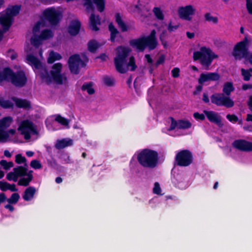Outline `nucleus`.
<instances>
[{
  "mask_svg": "<svg viewBox=\"0 0 252 252\" xmlns=\"http://www.w3.org/2000/svg\"><path fill=\"white\" fill-rule=\"evenodd\" d=\"M131 50L127 47L119 46L117 48L116 56L114 58V63L116 69L120 73H125L127 71V67H130V70L134 71L137 67L135 63L134 56H131L129 58L127 63V58Z\"/></svg>",
  "mask_w": 252,
  "mask_h": 252,
  "instance_id": "1",
  "label": "nucleus"
},
{
  "mask_svg": "<svg viewBox=\"0 0 252 252\" xmlns=\"http://www.w3.org/2000/svg\"><path fill=\"white\" fill-rule=\"evenodd\" d=\"M129 45L136 49L137 52H143L146 48L149 50H154L158 46L156 32L153 30L148 36H141L139 38L132 39L129 41Z\"/></svg>",
  "mask_w": 252,
  "mask_h": 252,
  "instance_id": "2",
  "label": "nucleus"
},
{
  "mask_svg": "<svg viewBox=\"0 0 252 252\" xmlns=\"http://www.w3.org/2000/svg\"><path fill=\"white\" fill-rule=\"evenodd\" d=\"M137 160L142 167L153 169L158 166V154L156 151L145 148L138 153Z\"/></svg>",
  "mask_w": 252,
  "mask_h": 252,
  "instance_id": "3",
  "label": "nucleus"
},
{
  "mask_svg": "<svg viewBox=\"0 0 252 252\" xmlns=\"http://www.w3.org/2000/svg\"><path fill=\"white\" fill-rule=\"evenodd\" d=\"M62 64L60 63L53 64L50 75L49 74L46 67L42 64V67L39 68V76L42 80H45L48 84L54 81L58 84L63 83V76L61 74Z\"/></svg>",
  "mask_w": 252,
  "mask_h": 252,
  "instance_id": "4",
  "label": "nucleus"
},
{
  "mask_svg": "<svg viewBox=\"0 0 252 252\" xmlns=\"http://www.w3.org/2000/svg\"><path fill=\"white\" fill-rule=\"evenodd\" d=\"M216 57L210 48L204 46L201 47L200 51L194 52L193 56L194 61L200 60L201 64L207 67L211 65Z\"/></svg>",
  "mask_w": 252,
  "mask_h": 252,
  "instance_id": "5",
  "label": "nucleus"
},
{
  "mask_svg": "<svg viewBox=\"0 0 252 252\" xmlns=\"http://www.w3.org/2000/svg\"><path fill=\"white\" fill-rule=\"evenodd\" d=\"M193 155L189 150H182L180 151L175 158L176 164L181 167H187L193 162Z\"/></svg>",
  "mask_w": 252,
  "mask_h": 252,
  "instance_id": "6",
  "label": "nucleus"
},
{
  "mask_svg": "<svg viewBox=\"0 0 252 252\" xmlns=\"http://www.w3.org/2000/svg\"><path fill=\"white\" fill-rule=\"evenodd\" d=\"M211 102L217 106H224L229 108L234 106V102L229 97L221 93H215L210 96Z\"/></svg>",
  "mask_w": 252,
  "mask_h": 252,
  "instance_id": "7",
  "label": "nucleus"
},
{
  "mask_svg": "<svg viewBox=\"0 0 252 252\" xmlns=\"http://www.w3.org/2000/svg\"><path fill=\"white\" fill-rule=\"evenodd\" d=\"M44 19L48 22L51 26H56L60 22L62 18V13L52 7L46 8L43 12Z\"/></svg>",
  "mask_w": 252,
  "mask_h": 252,
  "instance_id": "8",
  "label": "nucleus"
},
{
  "mask_svg": "<svg viewBox=\"0 0 252 252\" xmlns=\"http://www.w3.org/2000/svg\"><path fill=\"white\" fill-rule=\"evenodd\" d=\"M248 41L246 37L234 46L232 52V55L236 60H241L247 58L249 53L248 47Z\"/></svg>",
  "mask_w": 252,
  "mask_h": 252,
  "instance_id": "9",
  "label": "nucleus"
},
{
  "mask_svg": "<svg viewBox=\"0 0 252 252\" xmlns=\"http://www.w3.org/2000/svg\"><path fill=\"white\" fill-rule=\"evenodd\" d=\"M68 65L70 72L74 74H77L79 72V65L82 63V66H85V63L82 61L78 54H74L71 56L68 61Z\"/></svg>",
  "mask_w": 252,
  "mask_h": 252,
  "instance_id": "10",
  "label": "nucleus"
},
{
  "mask_svg": "<svg viewBox=\"0 0 252 252\" xmlns=\"http://www.w3.org/2000/svg\"><path fill=\"white\" fill-rule=\"evenodd\" d=\"M84 6L88 11L94 12L95 7L94 3L96 5L98 11L103 12L105 9V0H84Z\"/></svg>",
  "mask_w": 252,
  "mask_h": 252,
  "instance_id": "11",
  "label": "nucleus"
},
{
  "mask_svg": "<svg viewBox=\"0 0 252 252\" xmlns=\"http://www.w3.org/2000/svg\"><path fill=\"white\" fill-rule=\"evenodd\" d=\"M11 83L16 87H22L27 82V78L22 70L14 72L11 80Z\"/></svg>",
  "mask_w": 252,
  "mask_h": 252,
  "instance_id": "12",
  "label": "nucleus"
},
{
  "mask_svg": "<svg viewBox=\"0 0 252 252\" xmlns=\"http://www.w3.org/2000/svg\"><path fill=\"white\" fill-rule=\"evenodd\" d=\"M171 125L168 128L169 131L174 130L176 128L178 129H186L190 128L192 126V124L188 120H179L176 121L173 117H170Z\"/></svg>",
  "mask_w": 252,
  "mask_h": 252,
  "instance_id": "13",
  "label": "nucleus"
},
{
  "mask_svg": "<svg viewBox=\"0 0 252 252\" xmlns=\"http://www.w3.org/2000/svg\"><path fill=\"white\" fill-rule=\"evenodd\" d=\"M13 21L14 18H12L5 11L0 13V24L2 28L3 32H6L9 30Z\"/></svg>",
  "mask_w": 252,
  "mask_h": 252,
  "instance_id": "14",
  "label": "nucleus"
},
{
  "mask_svg": "<svg viewBox=\"0 0 252 252\" xmlns=\"http://www.w3.org/2000/svg\"><path fill=\"white\" fill-rule=\"evenodd\" d=\"M232 145L234 148L241 151H252V142L244 139L235 140L233 141Z\"/></svg>",
  "mask_w": 252,
  "mask_h": 252,
  "instance_id": "15",
  "label": "nucleus"
},
{
  "mask_svg": "<svg viewBox=\"0 0 252 252\" xmlns=\"http://www.w3.org/2000/svg\"><path fill=\"white\" fill-rule=\"evenodd\" d=\"M179 15L181 18L188 21L191 20L190 15L194 14L195 9L191 5H186V6H182L179 8Z\"/></svg>",
  "mask_w": 252,
  "mask_h": 252,
  "instance_id": "16",
  "label": "nucleus"
},
{
  "mask_svg": "<svg viewBox=\"0 0 252 252\" xmlns=\"http://www.w3.org/2000/svg\"><path fill=\"white\" fill-rule=\"evenodd\" d=\"M203 113L210 122L213 123L219 126H222L221 117L218 113L214 111L206 110H204Z\"/></svg>",
  "mask_w": 252,
  "mask_h": 252,
  "instance_id": "17",
  "label": "nucleus"
},
{
  "mask_svg": "<svg viewBox=\"0 0 252 252\" xmlns=\"http://www.w3.org/2000/svg\"><path fill=\"white\" fill-rule=\"evenodd\" d=\"M220 78V76L217 72L202 73L200 75L198 82L199 84H203L204 83L209 81H218Z\"/></svg>",
  "mask_w": 252,
  "mask_h": 252,
  "instance_id": "18",
  "label": "nucleus"
},
{
  "mask_svg": "<svg viewBox=\"0 0 252 252\" xmlns=\"http://www.w3.org/2000/svg\"><path fill=\"white\" fill-rule=\"evenodd\" d=\"M18 130L22 132H31L33 134H37V131L34 128L32 122L29 120H24L20 124Z\"/></svg>",
  "mask_w": 252,
  "mask_h": 252,
  "instance_id": "19",
  "label": "nucleus"
},
{
  "mask_svg": "<svg viewBox=\"0 0 252 252\" xmlns=\"http://www.w3.org/2000/svg\"><path fill=\"white\" fill-rule=\"evenodd\" d=\"M26 60L27 63L32 66L33 69H39L42 68V63L41 61L35 56L32 54L27 55Z\"/></svg>",
  "mask_w": 252,
  "mask_h": 252,
  "instance_id": "20",
  "label": "nucleus"
},
{
  "mask_svg": "<svg viewBox=\"0 0 252 252\" xmlns=\"http://www.w3.org/2000/svg\"><path fill=\"white\" fill-rule=\"evenodd\" d=\"M81 26V22L78 20L71 21L68 28V32L71 36H75L79 32Z\"/></svg>",
  "mask_w": 252,
  "mask_h": 252,
  "instance_id": "21",
  "label": "nucleus"
},
{
  "mask_svg": "<svg viewBox=\"0 0 252 252\" xmlns=\"http://www.w3.org/2000/svg\"><path fill=\"white\" fill-rule=\"evenodd\" d=\"M13 121L12 117L10 116L5 117L0 120V131L4 134L5 136L9 138V135H7L5 129L7 128L11 125Z\"/></svg>",
  "mask_w": 252,
  "mask_h": 252,
  "instance_id": "22",
  "label": "nucleus"
},
{
  "mask_svg": "<svg viewBox=\"0 0 252 252\" xmlns=\"http://www.w3.org/2000/svg\"><path fill=\"white\" fill-rule=\"evenodd\" d=\"M90 27L93 31L97 32L99 30L98 25L101 24V19L99 15H95L92 13L90 17Z\"/></svg>",
  "mask_w": 252,
  "mask_h": 252,
  "instance_id": "23",
  "label": "nucleus"
},
{
  "mask_svg": "<svg viewBox=\"0 0 252 252\" xmlns=\"http://www.w3.org/2000/svg\"><path fill=\"white\" fill-rule=\"evenodd\" d=\"M13 72L9 67H4L2 71H0V83L3 81L11 82Z\"/></svg>",
  "mask_w": 252,
  "mask_h": 252,
  "instance_id": "24",
  "label": "nucleus"
},
{
  "mask_svg": "<svg viewBox=\"0 0 252 252\" xmlns=\"http://www.w3.org/2000/svg\"><path fill=\"white\" fill-rule=\"evenodd\" d=\"M12 99L15 102L16 106L20 108L29 109L31 107V102L25 99L18 98L13 97Z\"/></svg>",
  "mask_w": 252,
  "mask_h": 252,
  "instance_id": "25",
  "label": "nucleus"
},
{
  "mask_svg": "<svg viewBox=\"0 0 252 252\" xmlns=\"http://www.w3.org/2000/svg\"><path fill=\"white\" fill-rule=\"evenodd\" d=\"M115 21L119 28L122 32H126L128 30V26L122 19V17L120 13H116L115 15Z\"/></svg>",
  "mask_w": 252,
  "mask_h": 252,
  "instance_id": "26",
  "label": "nucleus"
},
{
  "mask_svg": "<svg viewBox=\"0 0 252 252\" xmlns=\"http://www.w3.org/2000/svg\"><path fill=\"white\" fill-rule=\"evenodd\" d=\"M73 140L72 139H63L57 140L55 147L57 149L61 150L66 147L72 145Z\"/></svg>",
  "mask_w": 252,
  "mask_h": 252,
  "instance_id": "27",
  "label": "nucleus"
},
{
  "mask_svg": "<svg viewBox=\"0 0 252 252\" xmlns=\"http://www.w3.org/2000/svg\"><path fill=\"white\" fill-rule=\"evenodd\" d=\"M36 189L33 187H29L27 188L23 195V198L27 201H30L34 196Z\"/></svg>",
  "mask_w": 252,
  "mask_h": 252,
  "instance_id": "28",
  "label": "nucleus"
},
{
  "mask_svg": "<svg viewBox=\"0 0 252 252\" xmlns=\"http://www.w3.org/2000/svg\"><path fill=\"white\" fill-rule=\"evenodd\" d=\"M108 30L110 32V41L112 42H114L116 37L120 33V32L112 23L108 25Z\"/></svg>",
  "mask_w": 252,
  "mask_h": 252,
  "instance_id": "29",
  "label": "nucleus"
},
{
  "mask_svg": "<svg viewBox=\"0 0 252 252\" xmlns=\"http://www.w3.org/2000/svg\"><path fill=\"white\" fill-rule=\"evenodd\" d=\"M28 165L26 163L24 166H18L13 168V171L16 173L18 177H23L26 176L28 171Z\"/></svg>",
  "mask_w": 252,
  "mask_h": 252,
  "instance_id": "30",
  "label": "nucleus"
},
{
  "mask_svg": "<svg viewBox=\"0 0 252 252\" xmlns=\"http://www.w3.org/2000/svg\"><path fill=\"white\" fill-rule=\"evenodd\" d=\"M21 10V5H15L12 6L11 8H6L5 11L12 18L17 16L20 12Z\"/></svg>",
  "mask_w": 252,
  "mask_h": 252,
  "instance_id": "31",
  "label": "nucleus"
},
{
  "mask_svg": "<svg viewBox=\"0 0 252 252\" xmlns=\"http://www.w3.org/2000/svg\"><path fill=\"white\" fill-rule=\"evenodd\" d=\"M234 90V87L233 83L230 82H227L223 85L222 92L224 95L229 96L231 93Z\"/></svg>",
  "mask_w": 252,
  "mask_h": 252,
  "instance_id": "32",
  "label": "nucleus"
},
{
  "mask_svg": "<svg viewBox=\"0 0 252 252\" xmlns=\"http://www.w3.org/2000/svg\"><path fill=\"white\" fill-rule=\"evenodd\" d=\"M88 50L91 53H94L99 47V43L94 39L90 40L88 42Z\"/></svg>",
  "mask_w": 252,
  "mask_h": 252,
  "instance_id": "33",
  "label": "nucleus"
},
{
  "mask_svg": "<svg viewBox=\"0 0 252 252\" xmlns=\"http://www.w3.org/2000/svg\"><path fill=\"white\" fill-rule=\"evenodd\" d=\"M94 83L92 82L85 83L81 87L83 91H87L89 94H93L95 93L94 89L93 88Z\"/></svg>",
  "mask_w": 252,
  "mask_h": 252,
  "instance_id": "34",
  "label": "nucleus"
},
{
  "mask_svg": "<svg viewBox=\"0 0 252 252\" xmlns=\"http://www.w3.org/2000/svg\"><path fill=\"white\" fill-rule=\"evenodd\" d=\"M62 58V56L59 53L51 51L47 60V62L48 63H52L56 61L60 60Z\"/></svg>",
  "mask_w": 252,
  "mask_h": 252,
  "instance_id": "35",
  "label": "nucleus"
},
{
  "mask_svg": "<svg viewBox=\"0 0 252 252\" xmlns=\"http://www.w3.org/2000/svg\"><path fill=\"white\" fill-rule=\"evenodd\" d=\"M40 37L43 40H47L53 37V33L50 30L45 29L43 30L40 34Z\"/></svg>",
  "mask_w": 252,
  "mask_h": 252,
  "instance_id": "36",
  "label": "nucleus"
},
{
  "mask_svg": "<svg viewBox=\"0 0 252 252\" xmlns=\"http://www.w3.org/2000/svg\"><path fill=\"white\" fill-rule=\"evenodd\" d=\"M42 40L39 35H36L31 38V42L35 47L38 48L42 44Z\"/></svg>",
  "mask_w": 252,
  "mask_h": 252,
  "instance_id": "37",
  "label": "nucleus"
},
{
  "mask_svg": "<svg viewBox=\"0 0 252 252\" xmlns=\"http://www.w3.org/2000/svg\"><path fill=\"white\" fill-rule=\"evenodd\" d=\"M20 195L18 193H13L10 197L7 198V201L9 204H16L20 199Z\"/></svg>",
  "mask_w": 252,
  "mask_h": 252,
  "instance_id": "38",
  "label": "nucleus"
},
{
  "mask_svg": "<svg viewBox=\"0 0 252 252\" xmlns=\"http://www.w3.org/2000/svg\"><path fill=\"white\" fill-rule=\"evenodd\" d=\"M153 12L156 18L160 20L164 19V15L159 7H155L153 9Z\"/></svg>",
  "mask_w": 252,
  "mask_h": 252,
  "instance_id": "39",
  "label": "nucleus"
},
{
  "mask_svg": "<svg viewBox=\"0 0 252 252\" xmlns=\"http://www.w3.org/2000/svg\"><path fill=\"white\" fill-rule=\"evenodd\" d=\"M13 103L8 100L0 99V106L4 108H11L13 107Z\"/></svg>",
  "mask_w": 252,
  "mask_h": 252,
  "instance_id": "40",
  "label": "nucleus"
},
{
  "mask_svg": "<svg viewBox=\"0 0 252 252\" xmlns=\"http://www.w3.org/2000/svg\"><path fill=\"white\" fill-rule=\"evenodd\" d=\"M55 121L64 126L68 125L69 124V121L67 119L62 117L60 115L56 116Z\"/></svg>",
  "mask_w": 252,
  "mask_h": 252,
  "instance_id": "41",
  "label": "nucleus"
},
{
  "mask_svg": "<svg viewBox=\"0 0 252 252\" xmlns=\"http://www.w3.org/2000/svg\"><path fill=\"white\" fill-rule=\"evenodd\" d=\"M0 165H1L5 170H8L14 166L12 161L7 162L4 159H2L0 161Z\"/></svg>",
  "mask_w": 252,
  "mask_h": 252,
  "instance_id": "42",
  "label": "nucleus"
},
{
  "mask_svg": "<svg viewBox=\"0 0 252 252\" xmlns=\"http://www.w3.org/2000/svg\"><path fill=\"white\" fill-rule=\"evenodd\" d=\"M47 165L49 167L57 169L59 167V165L56 161V159L54 158L51 159H47Z\"/></svg>",
  "mask_w": 252,
  "mask_h": 252,
  "instance_id": "43",
  "label": "nucleus"
},
{
  "mask_svg": "<svg viewBox=\"0 0 252 252\" xmlns=\"http://www.w3.org/2000/svg\"><path fill=\"white\" fill-rule=\"evenodd\" d=\"M241 71L242 75L243 76L244 80L246 81H249L252 76L250 69L246 70L244 68H242Z\"/></svg>",
  "mask_w": 252,
  "mask_h": 252,
  "instance_id": "44",
  "label": "nucleus"
},
{
  "mask_svg": "<svg viewBox=\"0 0 252 252\" xmlns=\"http://www.w3.org/2000/svg\"><path fill=\"white\" fill-rule=\"evenodd\" d=\"M205 19L208 22H212L214 24L218 22V19L217 17L212 16L210 13H207L204 15Z\"/></svg>",
  "mask_w": 252,
  "mask_h": 252,
  "instance_id": "45",
  "label": "nucleus"
},
{
  "mask_svg": "<svg viewBox=\"0 0 252 252\" xmlns=\"http://www.w3.org/2000/svg\"><path fill=\"white\" fill-rule=\"evenodd\" d=\"M30 178H21L18 183V185L19 186H23L25 187H27L29 185L30 182L32 181V179H30Z\"/></svg>",
  "mask_w": 252,
  "mask_h": 252,
  "instance_id": "46",
  "label": "nucleus"
},
{
  "mask_svg": "<svg viewBox=\"0 0 252 252\" xmlns=\"http://www.w3.org/2000/svg\"><path fill=\"white\" fill-rule=\"evenodd\" d=\"M30 166L34 169H39L41 168L42 165L40 162L37 159H33L31 161Z\"/></svg>",
  "mask_w": 252,
  "mask_h": 252,
  "instance_id": "47",
  "label": "nucleus"
},
{
  "mask_svg": "<svg viewBox=\"0 0 252 252\" xmlns=\"http://www.w3.org/2000/svg\"><path fill=\"white\" fill-rule=\"evenodd\" d=\"M27 159L25 157L22 156L20 154H17L15 156V162L17 164H22L25 163Z\"/></svg>",
  "mask_w": 252,
  "mask_h": 252,
  "instance_id": "48",
  "label": "nucleus"
},
{
  "mask_svg": "<svg viewBox=\"0 0 252 252\" xmlns=\"http://www.w3.org/2000/svg\"><path fill=\"white\" fill-rule=\"evenodd\" d=\"M18 176L16 174V173L13 172H10L6 175V179L8 181H13L16 182L18 179Z\"/></svg>",
  "mask_w": 252,
  "mask_h": 252,
  "instance_id": "49",
  "label": "nucleus"
},
{
  "mask_svg": "<svg viewBox=\"0 0 252 252\" xmlns=\"http://www.w3.org/2000/svg\"><path fill=\"white\" fill-rule=\"evenodd\" d=\"M226 118L229 122L233 123H235L239 120L238 117L235 114H227Z\"/></svg>",
  "mask_w": 252,
  "mask_h": 252,
  "instance_id": "50",
  "label": "nucleus"
},
{
  "mask_svg": "<svg viewBox=\"0 0 252 252\" xmlns=\"http://www.w3.org/2000/svg\"><path fill=\"white\" fill-rule=\"evenodd\" d=\"M9 184L5 181H0V189L2 191H5L8 190Z\"/></svg>",
  "mask_w": 252,
  "mask_h": 252,
  "instance_id": "51",
  "label": "nucleus"
},
{
  "mask_svg": "<svg viewBox=\"0 0 252 252\" xmlns=\"http://www.w3.org/2000/svg\"><path fill=\"white\" fill-rule=\"evenodd\" d=\"M193 118L197 121H204L205 119V114H200L199 113L196 112H194L193 114Z\"/></svg>",
  "mask_w": 252,
  "mask_h": 252,
  "instance_id": "52",
  "label": "nucleus"
},
{
  "mask_svg": "<svg viewBox=\"0 0 252 252\" xmlns=\"http://www.w3.org/2000/svg\"><path fill=\"white\" fill-rule=\"evenodd\" d=\"M161 189L158 182H156L153 188V192L157 194H161Z\"/></svg>",
  "mask_w": 252,
  "mask_h": 252,
  "instance_id": "53",
  "label": "nucleus"
},
{
  "mask_svg": "<svg viewBox=\"0 0 252 252\" xmlns=\"http://www.w3.org/2000/svg\"><path fill=\"white\" fill-rule=\"evenodd\" d=\"M104 82L107 86H112L114 84V81L109 77H106L104 78Z\"/></svg>",
  "mask_w": 252,
  "mask_h": 252,
  "instance_id": "54",
  "label": "nucleus"
},
{
  "mask_svg": "<svg viewBox=\"0 0 252 252\" xmlns=\"http://www.w3.org/2000/svg\"><path fill=\"white\" fill-rule=\"evenodd\" d=\"M180 68L178 67H174L171 70V75L173 78H178L180 76Z\"/></svg>",
  "mask_w": 252,
  "mask_h": 252,
  "instance_id": "55",
  "label": "nucleus"
},
{
  "mask_svg": "<svg viewBox=\"0 0 252 252\" xmlns=\"http://www.w3.org/2000/svg\"><path fill=\"white\" fill-rule=\"evenodd\" d=\"M164 61H165L164 55H160L156 63V66H158L159 65L163 63H164Z\"/></svg>",
  "mask_w": 252,
  "mask_h": 252,
  "instance_id": "56",
  "label": "nucleus"
},
{
  "mask_svg": "<svg viewBox=\"0 0 252 252\" xmlns=\"http://www.w3.org/2000/svg\"><path fill=\"white\" fill-rule=\"evenodd\" d=\"M246 8L248 13L252 15V0L246 1Z\"/></svg>",
  "mask_w": 252,
  "mask_h": 252,
  "instance_id": "57",
  "label": "nucleus"
},
{
  "mask_svg": "<svg viewBox=\"0 0 252 252\" xmlns=\"http://www.w3.org/2000/svg\"><path fill=\"white\" fill-rule=\"evenodd\" d=\"M179 27V25L172 26L170 22L168 24L167 30L169 32H174L178 29Z\"/></svg>",
  "mask_w": 252,
  "mask_h": 252,
  "instance_id": "58",
  "label": "nucleus"
},
{
  "mask_svg": "<svg viewBox=\"0 0 252 252\" xmlns=\"http://www.w3.org/2000/svg\"><path fill=\"white\" fill-rule=\"evenodd\" d=\"M159 39L161 41V44L163 45L164 49H167L168 47L167 42L164 39V35L161 34L159 36Z\"/></svg>",
  "mask_w": 252,
  "mask_h": 252,
  "instance_id": "59",
  "label": "nucleus"
},
{
  "mask_svg": "<svg viewBox=\"0 0 252 252\" xmlns=\"http://www.w3.org/2000/svg\"><path fill=\"white\" fill-rule=\"evenodd\" d=\"M203 89L202 84H199L195 88V90L193 92V94L196 95L200 92Z\"/></svg>",
  "mask_w": 252,
  "mask_h": 252,
  "instance_id": "60",
  "label": "nucleus"
},
{
  "mask_svg": "<svg viewBox=\"0 0 252 252\" xmlns=\"http://www.w3.org/2000/svg\"><path fill=\"white\" fill-rule=\"evenodd\" d=\"M8 140V138L0 131V142L5 143L7 142Z\"/></svg>",
  "mask_w": 252,
  "mask_h": 252,
  "instance_id": "61",
  "label": "nucleus"
},
{
  "mask_svg": "<svg viewBox=\"0 0 252 252\" xmlns=\"http://www.w3.org/2000/svg\"><path fill=\"white\" fill-rule=\"evenodd\" d=\"M40 2L44 4H51L54 3L56 0H39Z\"/></svg>",
  "mask_w": 252,
  "mask_h": 252,
  "instance_id": "62",
  "label": "nucleus"
},
{
  "mask_svg": "<svg viewBox=\"0 0 252 252\" xmlns=\"http://www.w3.org/2000/svg\"><path fill=\"white\" fill-rule=\"evenodd\" d=\"M246 61L248 62L252 65V53H248L247 58L245 59Z\"/></svg>",
  "mask_w": 252,
  "mask_h": 252,
  "instance_id": "63",
  "label": "nucleus"
},
{
  "mask_svg": "<svg viewBox=\"0 0 252 252\" xmlns=\"http://www.w3.org/2000/svg\"><path fill=\"white\" fill-rule=\"evenodd\" d=\"M249 109L252 112V95L250 96L248 102Z\"/></svg>",
  "mask_w": 252,
  "mask_h": 252,
  "instance_id": "64",
  "label": "nucleus"
}]
</instances>
